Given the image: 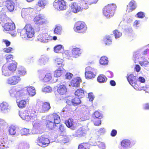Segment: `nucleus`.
I'll use <instances>...</instances> for the list:
<instances>
[{
	"instance_id": "nucleus-59",
	"label": "nucleus",
	"mask_w": 149,
	"mask_h": 149,
	"mask_svg": "<svg viewBox=\"0 0 149 149\" xmlns=\"http://www.w3.org/2000/svg\"><path fill=\"white\" fill-rule=\"evenodd\" d=\"M73 76L72 74L69 72L67 73L65 75V78L68 79H71Z\"/></svg>"
},
{
	"instance_id": "nucleus-64",
	"label": "nucleus",
	"mask_w": 149,
	"mask_h": 149,
	"mask_svg": "<svg viewBox=\"0 0 149 149\" xmlns=\"http://www.w3.org/2000/svg\"><path fill=\"white\" fill-rule=\"evenodd\" d=\"M2 42L5 44L7 47L9 46L10 45V42L7 40L3 39L2 40Z\"/></svg>"
},
{
	"instance_id": "nucleus-28",
	"label": "nucleus",
	"mask_w": 149,
	"mask_h": 149,
	"mask_svg": "<svg viewBox=\"0 0 149 149\" xmlns=\"http://www.w3.org/2000/svg\"><path fill=\"white\" fill-rule=\"evenodd\" d=\"M17 134H20L21 136H26L31 134H33L32 130L31 131L30 130L24 128L21 130Z\"/></svg>"
},
{
	"instance_id": "nucleus-39",
	"label": "nucleus",
	"mask_w": 149,
	"mask_h": 149,
	"mask_svg": "<svg viewBox=\"0 0 149 149\" xmlns=\"http://www.w3.org/2000/svg\"><path fill=\"white\" fill-rule=\"evenodd\" d=\"M63 51V47L61 45H57L54 47V51L56 53H62Z\"/></svg>"
},
{
	"instance_id": "nucleus-62",
	"label": "nucleus",
	"mask_w": 149,
	"mask_h": 149,
	"mask_svg": "<svg viewBox=\"0 0 149 149\" xmlns=\"http://www.w3.org/2000/svg\"><path fill=\"white\" fill-rule=\"evenodd\" d=\"M13 49L10 47H9L8 48H5L3 49V52L7 53H9Z\"/></svg>"
},
{
	"instance_id": "nucleus-33",
	"label": "nucleus",
	"mask_w": 149,
	"mask_h": 149,
	"mask_svg": "<svg viewBox=\"0 0 149 149\" xmlns=\"http://www.w3.org/2000/svg\"><path fill=\"white\" fill-rule=\"evenodd\" d=\"M8 148L7 142L5 141L4 138L0 137V149H3Z\"/></svg>"
},
{
	"instance_id": "nucleus-40",
	"label": "nucleus",
	"mask_w": 149,
	"mask_h": 149,
	"mask_svg": "<svg viewBox=\"0 0 149 149\" xmlns=\"http://www.w3.org/2000/svg\"><path fill=\"white\" fill-rule=\"evenodd\" d=\"M17 64V63L15 62L10 63L9 65L8 66L9 70L13 72L15 71L16 69Z\"/></svg>"
},
{
	"instance_id": "nucleus-30",
	"label": "nucleus",
	"mask_w": 149,
	"mask_h": 149,
	"mask_svg": "<svg viewBox=\"0 0 149 149\" xmlns=\"http://www.w3.org/2000/svg\"><path fill=\"white\" fill-rule=\"evenodd\" d=\"M14 4L13 2L11 0L7 1L6 2V6L10 12L13 11L14 9Z\"/></svg>"
},
{
	"instance_id": "nucleus-19",
	"label": "nucleus",
	"mask_w": 149,
	"mask_h": 149,
	"mask_svg": "<svg viewBox=\"0 0 149 149\" xmlns=\"http://www.w3.org/2000/svg\"><path fill=\"white\" fill-rule=\"evenodd\" d=\"M25 91H27L29 95L34 96L36 94V90L34 87L29 86L24 87Z\"/></svg>"
},
{
	"instance_id": "nucleus-60",
	"label": "nucleus",
	"mask_w": 149,
	"mask_h": 149,
	"mask_svg": "<svg viewBox=\"0 0 149 149\" xmlns=\"http://www.w3.org/2000/svg\"><path fill=\"white\" fill-rule=\"evenodd\" d=\"M89 5V4H87V3H84L83 1H82V3L81 5V8H82V10L83 9H86L88 8V5Z\"/></svg>"
},
{
	"instance_id": "nucleus-20",
	"label": "nucleus",
	"mask_w": 149,
	"mask_h": 149,
	"mask_svg": "<svg viewBox=\"0 0 149 149\" xmlns=\"http://www.w3.org/2000/svg\"><path fill=\"white\" fill-rule=\"evenodd\" d=\"M136 7V3L134 0L131 1L127 6V11L128 12H132L134 10Z\"/></svg>"
},
{
	"instance_id": "nucleus-38",
	"label": "nucleus",
	"mask_w": 149,
	"mask_h": 149,
	"mask_svg": "<svg viewBox=\"0 0 149 149\" xmlns=\"http://www.w3.org/2000/svg\"><path fill=\"white\" fill-rule=\"evenodd\" d=\"M63 60L60 58H56L55 59V63L58 67H61L63 66Z\"/></svg>"
},
{
	"instance_id": "nucleus-14",
	"label": "nucleus",
	"mask_w": 149,
	"mask_h": 149,
	"mask_svg": "<svg viewBox=\"0 0 149 149\" xmlns=\"http://www.w3.org/2000/svg\"><path fill=\"white\" fill-rule=\"evenodd\" d=\"M69 6L71 11L74 13H77L82 10L81 7L76 2H72L70 4Z\"/></svg>"
},
{
	"instance_id": "nucleus-1",
	"label": "nucleus",
	"mask_w": 149,
	"mask_h": 149,
	"mask_svg": "<svg viewBox=\"0 0 149 149\" xmlns=\"http://www.w3.org/2000/svg\"><path fill=\"white\" fill-rule=\"evenodd\" d=\"M37 115L38 112L35 110H24L19 113V115L23 120L33 122V134H37L40 133L41 124L40 120L37 119Z\"/></svg>"
},
{
	"instance_id": "nucleus-29",
	"label": "nucleus",
	"mask_w": 149,
	"mask_h": 149,
	"mask_svg": "<svg viewBox=\"0 0 149 149\" xmlns=\"http://www.w3.org/2000/svg\"><path fill=\"white\" fill-rule=\"evenodd\" d=\"M81 82V79L79 77L74 78L71 81V85L73 87H78L79 85V84ZM69 85L70 86V85Z\"/></svg>"
},
{
	"instance_id": "nucleus-61",
	"label": "nucleus",
	"mask_w": 149,
	"mask_h": 149,
	"mask_svg": "<svg viewBox=\"0 0 149 149\" xmlns=\"http://www.w3.org/2000/svg\"><path fill=\"white\" fill-rule=\"evenodd\" d=\"M137 15L139 18H142L144 17L145 15L144 13L142 12H139L137 14Z\"/></svg>"
},
{
	"instance_id": "nucleus-42",
	"label": "nucleus",
	"mask_w": 149,
	"mask_h": 149,
	"mask_svg": "<svg viewBox=\"0 0 149 149\" xmlns=\"http://www.w3.org/2000/svg\"><path fill=\"white\" fill-rule=\"evenodd\" d=\"M107 79V78L103 74L99 75L97 78L98 81L100 83L105 82Z\"/></svg>"
},
{
	"instance_id": "nucleus-36",
	"label": "nucleus",
	"mask_w": 149,
	"mask_h": 149,
	"mask_svg": "<svg viewBox=\"0 0 149 149\" xmlns=\"http://www.w3.org/2000/svg\"><path fill=\"white\" fill-rule=\"evenodd\" d=\"M75 95L79 98L83 97L84 96V91L81 89H78L75 92Z\"/></svg>"
},
{
	"instance_id": "nucleus-16",
	"label": "nucleus",
	"mask_w": 149,
	"mask_h": 149,
	"mask_svg": "<svg viewBox=\"0 0 149 149\" xmlns=\"http://www.w3.org/2000/svg\"><path fill=\"white\" fill-rule=\"evenodd\" d=\"M40 81L44 82H47L49 81L51 79L52 77L50 73H48L45 75L44 74H40L39 77Z\"/></svg>"
},
{
	"instance_id": "nucleus-7",
	"label": "nucleus",
	"mask_w": 149,
	"mask_h": 149,
	"mask_svg": "<svg viewBox=\"0 0 149 149\" xmlns=\"http://www.w3.org/2000/svg\"><path fill=\"white\" fill-rule=\"evenodd\" d=\"M21 79L19 76L14 75L9 77L6 79V83L11 86L17 84L21 81Z\"/></svg>"
},
{
	"instance_id": "nucleus-58",
	"label": "nucleus",
	"mask_w": 149,
	"mask_h": 149,
	"mask_svg": "<svg viewBox=\"0 0 149 149\" xmlns=\"http://www.w3.org/2000/svg\"><path fill=\"white\" fill-rule=\"evenodd\" d=\"M5 56L7 62L10 61L13 59V56L10 54L6 55Z\"/></svg>"
},
{
	"instance_id": "nucleus-27",
	"label": "nucleus",
	"mask_w": 149,
	"mask_h": 149,
	"mask_svg": "<svg viewBox=\"0 0 149 149\" xmlns=\"http://www.w3.org/2000/svg\"><path fill=\"white\" fill-rule=\"evenodd\" d=\"M82 52V50L81 49L79 48H74L72 50V54L73 56L75 58H77L79 56Z\"/></svg>"
},
{
	"instance_id": "nucleus-48",
	"label": "nucleus",
	"mask_w": 149,
	"mask_h": 149,
	"mask_svg": "<svg viewBox=\"0 0 149 149\" xmlns=\"http://www.w3.org/2000/svg\"><path fill=\"white\" fill-rule=\"evenodd\" d=\"M89 144L88 143H83L79 145L78 149H89Z\"/></svg>"
},
{
	"instance_id": "nucleus-15",
	"label": "nucleus",
	"mask_w": 149,
	"mask_h": 149,
	"mask_svg": "<svg viewBox=\"0 0 149 149\" xmlns=\"http://www.w3.org/2000/svg\"><path fill=\"white\" fill-rule=\"evenodd\" d=\"M50 104L48 102L43 103L42 106L38 109V111L40 113H45L50 108Z\"/></svg>"
},
{
	"instance_id": "nucleus-21",
	"label": "nucleus",
	"mask_w": 149,
	"mask_h": 149,
	"mask_svg": "<svg viewBox=\"0 0 149 149\" xmlns=\"http://www.w3.org/2000/svg\"><path fill=\"white\" fill-rule=\"evenodd\" d=\"M3 27L5 31H13L15 29V25L14 23H7L5 24Z\"/></svg>"
},
{
	"instance_id": "nucleus-52",
	"label": "nucleus",
	"mask_w": 149,
	"mask_h": 149,
	"mask_svg": "<svg viewBox=\"0 0 149 149\" xmlns=\"http://www.w3.org/2000/svg\"><path fill=\"white\" fill-rule=\"evenodd\" d=\"M17 105L20 108L24 107L26 106V101L24 100H22L18 103L17 102Z\"/></svg>"
},
{
	"instance_id": "nucleus-4",
	"label": "nucleus",
	"mask_w": 149,
	"mask_h": 149,
	"mask_svg": "<svg viewBox=\"0 0 149 149\" xmlns=\"http://www.w3.org/2000/svg\"><path fill=\"white\" fill-rule=\"evenodd\" d=\"M116 8V6L114 4H110L107 5L103 8V13L104 15L108 18L113 16Z\"/></svg>"
},
{
	"instance_id": "nucleus-47",
	"label": "nucleus",
	"mask_w": 149,
	"mask_h": 149,
	"mask_svg": "<svg viewBox=\"0 0 149 149\" xmlns=\"http://www.w3.org/2000/svg\"><path fill=\"white\" fill-rule=\"evenodd\" d=\"M17 88H12L9 91L10 95L11 97L16 98Z\"/></svg>"
},
{
	"instance_id": "nucleus-25",
	"label": "nucleus",
	"mask_w": 149,
	"mask_h": 149,
	"mask_svg": "<svg viewBox=\"0 0 149 149\" xmlns=\"http://www.w3.org/2000/svg\"><path fill=\"white\" fill-rule=\"evenodd\" d=\"M33 10V9L31 8L23 9L21 14L22 17L23 18H25L26 16L29 15L30 13H31Z\"/></svg>"
},
{
	"instance_id": "nucleus-46",
	"label": "nucleus",
	"mask_w": 149,
	"mask_h": 149,
	"mask_svg": "<svg viewBox=\"0 0 149 149\" xmlns=\"http://www.w3.org/2000/svg\"><path fill=\"white\" fill-rule=\"evenodd\" d=\"M72 104L75 106L79 105L81 103V101L79 98L76 97L72 100Z\"/></svg>"
},
{
	"instance_id": "nucleus-54",
	"label": "nucleus",
	"mask_w": 149,
	"mask_h": 149,
	"mask_svg": "<svg viewBox=\"0 0 149 149\" xmlns=\"http://www.w3.org/2000/svg\"><path fill=\"white\" fill-rule=\"evenodd\" d=\"M42 91L44 92L49 93L52 91V89L50 86H48L42 88Z\"/></svg>"
},
{
	"instance_id": "nucleus-22",
	"label": "nucleus",
	"mask_w": 149,
	"mask_h": 149,
	"mask_svg": "<svg viewBox=\"0 0 149 149\" xmlns=\"http://www.w3.org/2000/svg\"><path fill=\"white\" fill-rule=\"evenodd\" d=\"M26 91L24 88H17L16 90V98H19L24 95Z\"/></svg>"
},
{
	"instance_id": "nucleus-41",
	"label": "nucleus",
	"mask_w": 149,
	"mask_h": 149,
	"mask_svg": "<svg viewBox=\"0 0 149 149\" xmlns=\"http://www.w3.org/2000/svg\"><path fill=\"white\" fill-rule=\"evenodd\" d=\"M64 70L63 68H59L54 72V76L55 77H60L63 74Z\"/></svg>"
},
{
	"instance_id": "nucleus-31",
	"label": "nucleus",
	"mask_w": 149,
	"mask_h": 149,
	"mask_svg": "<svg viewBox=\"0 0 149 149\" xmlns=\"http://www.w3.org/2000/svg\"><path fill=\"white\" fill-rule=\"evenodd\" d=\"M121 146L124 149H127L130 147V141L127 139L122 141L121 142Z\"/></svg>"
},
{
	"instance_id": "nucleus-23",
	"label": "nucleus",
	"mask_w": 149,
	"mask_h": 149,
	"mask_svg": "<svg viewBox=\"0 0 149 149\" xmlns=\"http://www.w3.org/2000/svg\"><path fill=\"white\" fill-rule=\"evenodd\" d=\"M65 123L67 126L70 128L72 130H74L76 129L75 126V123L72 119L70 118L65 121Z\"/></svg>"
},
{
	"instance_id": "nucleus-45",
	"label": "nucleus",
	"mask_w": 149,
	"mask_h": 149,
	"mask_svg": "<svg viewBox=\"0 0 149 149\" xmlns=\"http://www.w3.org/2000/svg\"><path fill=\"white\" fill-rule=\"evenodd\" d=\"M54 33L58 35H61L62 33V27L61 26H56L54 30Z\"/></svg>"
},
{
	"instance_id": "nucleus-49",
	"label": "nucleus",
	"mask_w": 149,
	"mask_h": 149,
	"mask_svg": "<svg viewBox=\"0 0 149 149\" xmlns=\"http://www.w3.org/2000/svg\"><path fill=\"white\" fill-rule=\"evenodd\" d=\"M103 40L106 45L110 44H111L112 42L109 36H106L104 39Z\"/></svg>"
},
{
	"instance_id": "nucleus-2",
	"label": "nucleus",
	"mask_w": 149,
	"mask_h": 149,
	"mask_svg": "<svg viewBox=\"0 0 149 149\" xmlns=\"http://www.w3.org/2000/svg\"><path fill=\"white\" fill-rule=\"evenodd\" d=\"M59 116L57 113H54L48 116V120H46V123L47 128L49 129H52L54 128L56 125L60 122Z\"/></svg>"
},
{
	"instance_id": "nucleus-35",
	"label": "nucleus",
	"mask_w": 149,
	"mask_h": 149,
	"mask_svg": "<svg viewBox=\"0 0 149 149\" xmlns=\"http://www.w3.org/2000/svg\"><path fill=\"white\" fill-rule=\"evenodd\" d=\"M47 3V1L46 0H39L36 5L43 9L45 8Z\"/></svg>"
},
{
	"instance_id": "nucleus-8",
	"label": "nucleus",
	"mask_w": 149,
	"mask_h": 149,
	"mask_svg": "<svg viewBox=\"0 0 149 149\" xmlns=\"http://www.w3.org/2000/svg\"><path fill=\"white\" fill-rule=\"evenodd\" d=\"M45 18V15L43 14L36 15L34 18V22L35 24L38 26L45 24L47 23Z\"/></svg>"
},
{
	"instance_id": "nucleus-56",
	"label": "nucleus",
	"mask_w": 149,
	"mask_h": 149,
	"mask_svg": "<svg viewBox=\"0 0 149 149\" xmlns=\"http://www.w3.org/2000/svg\"><path fill=\"white\" fill-rule=\"evenodd\" d=\"M97 145L100 149H105L106 146L104 143L102 142L98 141Z\"/></svg>"
},
{
	"instance_id": "nucleus-57",
	"label": "nucleus",
	"mask_w": 149,
	"mask_h": 149,
	"mask_svg": "<svg viewBox=\"0 0 149 149\" xmlns=\"http://www.w3.org/2000/svg\"><path fill=\"white\" fill-rule=\"evenodd\" d=\"M98 0H83V1L84 3L86 4L87 3V4L90 5L92 3H96L97 2Z\"/></svg>"
},
{
	"instance_id": "nucleus-34",
	"label": "nucleus",
	"mask_w": 149,
	"mask_h": 149,
	"mask_svg": "<svg viewBox=\"0 0 149 149\" xmlns=\"http://www.w3.org/2000/svg\"><path fill=\"white\" fill-rule=\"evenodd\" d=\"M8 67L6 65H3L2 68V74L5 76H8L10 75L11 73L8 70Z\"/></svg>"
},
{
	"instance_id": "nucleus-63",
	"label": "nucleus",
	"mask_w": 149,
	"mask_h": 149,
	"mask_svg": "<svg viewBox=\"0 0 149 149\" xmlns=\"http://www.w3.org/2000/svg\"><path fill=\"white\" fill-rule=\"evenodd\" d=\"M88 97L90 101H92L94 99V96L92 93H90L88 94Z\"/></svg>"
},
{
	"instance_id": "nucleus-24",
	"label": "nucleus",
	"mask_w": 149,
	"mask_h": 149,
	"mask_svg": "<svg viewBox=\"0 0 149 149\" xmlns=\"http://www.w3.org/2000/svg\"><path fill=\"white\" fill-rule=\"evenodd\" d=\"M49 61V58L45 55L42 56L38 61V64L42 65L46 64Z\"/></svg>"
},
{
	"instance_id": "nucleus-50",
	"label": "nucleus",
	"mask_w": 149,
	"mask_h": 149,
	"mask_svg": "<svg viewBox=\"0 0 149 149\" xmlns=\"http://www.w3.org/2000/svg\"><path fill=\"white\" fill-rule=\"evenodd\" d=\"M29 144L27 143H23L19 146V149H29Z\"/></svg>"
},
{
	"instance_id": "nucleus-9",
	"label": "nucleus",
	"mask_w": 149,
	"mask_h": 149,
	"mask_svg": "<svg viewBox=\"0 0 149 149\" xmlns=\"http://www.w3.org/2000/svg\"><path fill=\"white\" fill-rule=\"evenodd\" d=\"M89 130L88 127L86 126H83L80 127L76 132L73 136L79 137L84 136L86 134L87 132Z\"/></svg>"
},
{
	"instance_id": "nucleus-44",
	"label": "nucleus",
	"mask_w": 149,
	"mask_h": 149,
	"mask_svg": "<svg viewBox=\"0 0 149 149\" xmlns=\"http://www.w3.org/2000/svg\"><path fill=\"white\" fill-rule=\"evenodd\" d=\"M17 73L20 75L24 76L26 73L25 69L22 66H19L18 68Z\"/></svg>"
},
{
	"instance_id": "nucleus-13",
	"label": "nucleus",
	"mask_w": 149,
	"mask_h": 149,
	"mask_svg": "<svg viewBox=\"0 0 149 149\" xmlns=\"http://www.w3.org/2000/svg\"><path fill=\"white\" fill-rule=\"evenodd\" d=\"M130 84L135 89L137 88L138 79L133 74L130 75L127 78Z\"/></svg>"
},
{
	"instance_id": "nucleus-51",
	"label": "nucleus",
	"mask_w": 149,
	"mask_h": 149,
	"mask_svg": "<svg viewBox=\"0 0 149 149\" xmlns=\"http://www.w3.org/2000/svg\"><path fill=\"white\" fill-rule=\"evenodd\" d=\"M113 33L114 34V36L116 39L120 38L122 35V33L121 32L116 30L113 31Z\"/></svg>"
},
{
	"instance_id": "nucleus-11",
	"label": "nucleus",
	"mask_w": 149,
	"mask_h": 149,
	"mask_svg": "<svg viewBox=\"0 0 149 149\" xmlns=\"http://www.w3.org/2000/svg\"><path fill=\"white\" fill-rule=\"evenodd\" d=\"M37 143L39 146L43 147H45L48 146L50 142L48 138L42 136L38 138Z\"/></svg>"
},
{
	"instance_id": "nucleus-32",
	"label": "nucleus",
	"mask_w": 149,
	"mask_h": 149,
	"mask_svg": "<svg viewBox=\"0 0 149 149\" xmlns=\"http://www.w3.org/2000/svg\"><path fill=\"white\" fill-rule=\"evenodd\" d=\"M19 129L18 127L14 126H11L9 128V132L10 134L11 135H14L16 133L17 134H18L17 133H19L18 132Z\"/></svg>"
},
{
	"instance_id": "nucleus-3",
	"label": "nucleus",
	"mask_w": 149,
	"mask_h": 149,
	"mask_svg": "<svg viewBox=\"0 0 149 149\" xmlns=\"http://www.w3.org/2000/svg\"><path fill=\"white\" fill-rule=\"evenodd\" d=\"M18 32H20V36L25 39L27 38H31L34 35V31L33 29L30 24H26L24 29L21 30H18Z\"/></svg>"
},
{
	"instance_id": "nucleus-43",
	"label": "nucleus",
	"mask_w": 149,
	"mask_h": 149,
	"mask_svg": "<svg viewBox=\"0 0 149 149\" xmlns=\"http://www.w3.org/2000/svg\"><path fill=\"white\" fill-rule=\"evenodd\" d=\"M100 63L101 65H107L108 63V59L106 56H102L100 59Z\"/></svg>"
},
{
	"instance_id": "nucleus-5",
	"label": "nucleus",
	"mask_w": 149,
	"mask_h": 149,
	"mask_svg": "<svg viewBox=\"0 0 149 149\" xmlns=\"http://www.w3.org/2000/svg\"><path fill=\"white\" fill-rule=\"evenodd\" d=\"M87 29L85 24L83 22H78L76 23L74 27V30L79 33H84Z\"/></svg>"
},
{
	"instance_id": "nucleus-55",
	"label": "nucleus",
	"mask_w": 149,
	"mask_h": 149,
	"mask_svg": "<svg viewBox=\"0 0 149 149\" xmlns=\"http://www.w3.org/2000/svg\"><path fill=\"white\" fill-rule=\"evenodd\" d=\"M149 63V62L146 59H145L143 61H140L139 62V64L141 66L146 67L148 65Z\"/></svg>"
},
{
	"instance_id": "nucleus-53",
	"label": "nucleus",
	"mask_w": 149,
	"mask_h": 149,
	"mask_svg": "<svg viewBox=\"0 0 149 149\" xmlns=\"http://www.w3.org/2000/svg\"><path fill=\"white\" fill-rule=\"evenodd\" d=\"M93 116L98 119H100L102 118L101 114L98 111H95L93 115Z\"/></svg>"
},
{
	"instance_id": "nucleus-37",
	"label": "nucleus",
	"mask_w": 149,
	"mask_h": 149,
	"mask_svg": "<svg viewBox=\"0 0 149 149\" xmlns=\"http://www.w3.org/2000/svg\"><path fill=\"white\" fill-rule=\"evenodd\" d=\"M141 54V53L139 51L136 52L134 53L133 56V60L135 63L138 61L139 59H140L142 58V57L140 56V55H141V54Z\"/></svg>"
},
{
	"instance_id": "nucleus-10",
	"label": "nucleus",
	"mask_w": 149,
	"mask_h": 149,
	"mask_svg": "<svg viewBox=\"0 0 149 149\" xmlns=\"http://www.w3.org/2000/svg\"><path fill=\"white\" fill-rule=\"evenodd\" d=\"M96 70L94 68L88 66L86 68L85 77L87 79H91L95 77Z\"/></svg>"
},
{
	"instance_id": "nucleus-12",
	"label": "nucleus",
	"mask_w": 149,
	"mask_h": 149,
	"mask_svg": "<svg viewBox=\"0 0 149 149\" xmlns=\"http://www.w3.org/2000/svg\"><path fill=\"white\" fill-rule=\"evenodd\" d=\"M11 107L9 104L5 102L0 104V112L3 113H7L10 112Z\"/></svg>"
},
{
	"instance_id": "nucleus-6",
	"label": "nucleus",
	"mask_w": 149,
	"mask_h": 149,
	"mask_svg": "<svg viewBox=\"0 0 149 149\" xmlns=\"http://www.w3.org/2000/svg\"><path fill=\"white\" fill-rule=\"evenodd\" d=\"M66 2L63 0H55L53 3V6L58 10H63L67 8Z\"/></svg>"
},
{
	"instance_id": "nucleus-26",
	"label": "nucleus",
	"mask_w": 149,
	"mask_h": 149,
	"mask_svg": "<svg viewBox=\"0 0 149 149\" xmlns=\"http://www.w3.org/2000/svg\"><path fill=\"white\" fill-rule=\"evenodd\" d=\"M58 93L61 95L65 94L67 91L66 86L65 85H62L60 86L57 89Z\"/></svg>"
},
{
	"instance_id": "nucleus-17",
	"label": "nucleus",
	"mask_w": 149,
	"mask_h": 149,
	"mask_svg": "<svg viewBox=\"0 0 149 149\" xmlns=\"http://www.w3.org/2000/svg\"><path fill=\"white\" fill-rule=\"evenodd\" d=\"M45 38H43V36L42 33H40L37 36V39L38 40L42 42H47L48 40H51L52 39V36H50L48 34H46L45 35Z\"/></svg>"
},
{
	"instance_id": "nucleus-18",
	"label": "nucleus",
	"mask_w": 149,
	"mask_h": 149,
	"mask_svg": "<svg viewBox=\"0 0 149 149\" xmlns=\"http://www.w3.org/2000/svg\"><path fill=\"white\" fill-rule=\"evenodd\" d=\"M8 127V124L6 121L0 118V135L4 132V130Z\"/></svg>"
}]
</instances>
